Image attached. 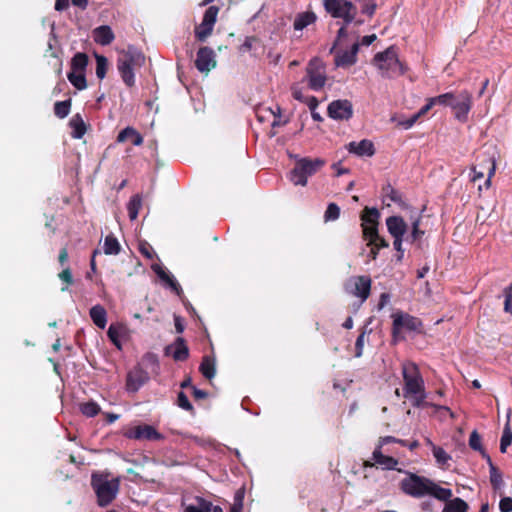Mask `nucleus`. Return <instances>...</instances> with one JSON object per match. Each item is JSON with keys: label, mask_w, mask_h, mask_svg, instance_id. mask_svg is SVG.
<instances>
[{"label": "nucleus", "mask_w": 512, "mask_h": 512, "mask_svg": "<svg viewBox=\"0 0 512 512\" xmlns=\"http://www.w3.org/2000/svg\"><path fill=\"white\" fill-rule=\"evenodd\" d=\"M145 64L144 54L134 46H128L121 51L117 58V69L120 76L129 88L135 85V71Z\"/></svg>", "instance_id": "nucleus-1"}, {"label": "nucleus", "mask_w": 512, "mask_h": 512, "mask_svg": "<svg viewBox=\"0 0 512 512\" xmlns=\"http://www.w3.org/2000/svg\"><path fill=\"white\" fill-rule=\"evenodd\" d=\"M91 486L97 496L98 505L106 507L116 498L120 488V479L109 480L108 474L93 473Z\"/></svg>", "instance_id": "nucleus-2"}, {"label": "nucleus", "mask_w": 512, "mask_h": 512, "mask_svg": "<svg viewBox=\"0 0 512 512\" xmlns=\"http://www.w3.org/2000/svg\"><path fill=\"white\" fill-rule=\"evenodd\" d=\"M373 64L380 70L381 75L386 78L404 74V68L398 58L395 46H390L385 51L375 54Z\"/></svg>", "instance_id": "nucleus-3"}, {"label": "nucleus", "mask_w": 512, "mask_h": 512, "mask_svg": "<svg viewBox=\"0 0 512 512\" xmlns=\"http://www.w3.org/2000/svg\"><path fill=\"white\" fill-rule=\"evenodd\" d=\"M324 165L325 161L320 158H300L296 161L294 168L290 171L288 176L289 180L294 185L306 186L308 178L316 174Z\"/></svg>", "instance_id": "nucleus-4"}, {"label": "nucleus", "mask_w": 512, "mask_h": 512, "mask_svg": "<svg viewBox=\"0 0 512 512\" xmlns=\"http://www.w3.org/2000/svg\"><path fill=\"white\" fill-rule=\"evenodd\" d=\"M393 320L391 335L394 341H398L400 339V334L403 331L422 333L423 332V322L420 318L405 313L401 310H397L391 315Z\"/></svg>", "instance_id": "nucleus-5"}, {"label": "nucleus", "mask_w": 512, "mask_h": 512, "mask_svg": "<svg viewBox=\"0 0 512 512\" xmlns=\"http://www.w3.org/2000/svg\"><path fill=\"white\" fill-rule=\"evenodd\" d=\"M325 11L335 19H342L345 24L352 23L358 13L356 5L349 0H323Z\"/></svg>", "instance_id": "nucleus-6"}, {"label": "nucleus", "mask_w": 512, "mask_h": 512, "mask_svg": "<svg viewBox=\"0 0 512 512\" xmlns=\"http://www.w3.org/2000/svg\"><path fill=\"white\" fill-rule=\"evenodd\" d=\"M431 479L406 472V477L400 481L399 487L403 493L413 498H422L428 495Z\"/></svg>", "instance_id": "nucleus-7"}, {"label": "nucleus", "mask_w": 512, "mask_h": 512, "mask_svg": "<svg viewBox=\"0 0 512 512\" xmlns=\"http://www.w3.org/2000/svg\"><path fill=\"white\" fill-rule=\"evenodd\" d=\"M402 375L404 380V397L408 398L412 393H421L425 389L423 377L418 366L413 362L402 364Z\"/></svg>", "instance_id": "nucleus-8"}, {"label": "nucleus", "mask_w": 512, "mask_h": 512, "mask_svg": "<svg viewBox=\"0 0 512 512\" xmlns=\"http://www.w3.org/2000/svg\"><path fill=\"white\" fill-rule=\"evenodd\" d=\"M360 218L364 240L368 242L367 245L374 243L379 238L378 225L380 213L378 209L365 207L361 212Z\"/></svg>", "instance_id": "nucleus-9"}, {"label": "nucleus", "mask_w": 512, "mask_h": 512, "mask_svg": "<svg viewBox=\"0 0 512 512\" xmlns=\"http://www.w3.org/2000/svg\"><path fill=\"white\" fill-rule=\"evenodd\" d=\"M450 108L456 120L466 123L473 106V96L468 90L453 92V100H450Z\"/></svg>", "instance_id": "nucleus-10"}, {"label": "nucleus", "mask_w": 512, "mask_h": 512, "mask_svg": "<svg viewBox=\"0 0 512 512\" xmlns=\"http://www.w3.org/2000/svg\"><path fill=\"white\" fill-rule=\"evenodd\" d=\"M372 280L369 276L359 275L350 277L344 284L345 291L365 302L371 294Z\"/></svg>", "instance_id": "nucleus-11"}, {"label": "nucleus", "mask_w": 512, "mask_h": 512, "mask_svg": "<svg viewBox=\"0 0 512 512\" xmlns=\"http://www.w3.org/2000/svg\"><path fill=\"white\" fill-rule=\"evenodd\" d=\"M308 87L311 90L319 91L326 83V72L322 61L319 58H313L309 61L305 76Z\"/></svg>", "instance_id": "nucleus-12"}, {"label": "nucleus", "mask_w": 512, "mask_h": 512, "mask_svg": "<svg viewBox=\"0 0 512 512\" xmlns=\"http://www.w3.org/2000/svg\"><path fill=\"white\" fill-rule=\"evenodd\" d=\"M124 436L128 439L159 441L164 437L153 426L142 424L131 427L124 432Z\"/></svg>", "instance_id": "nucleus-13"}, {"label": "nucleus", "mask_w": 512, "mask_h": 512, "mask_svg": "<svg viewBox=\"0 0 512 512\" xmlns=\"http://www.w3.org/2000/svg\"><path fill=\"white\" fill-rule=\"evenodd\" d=\"M398 460L392 456L384 455L382 448L375 447L372 453V460H364L362 467L364 469L373 468L375 466L381 467L383 470L397 469Z\"/></svg>", "instance_id": "nucleus-14"}, {"label": "nucleus", "mask_w": 512, "mask_h": 512, "mask_svg": "<svg viewBox=\"0 0 512 512\" xmlns=\"http://www.w3.org/2000/svg\"><path fill=\"white\" fill-rule=\"evenodd\" d=\"M327 113L335 120H349L353 116V106L347 99L334 100L328 105Z\"/></svg>", "instance_id": "nucleus-15"}, {"label": "nucleus", "mask_w": 512, "mask_h": 512, "mask_svg": "<svg viewBox=\"0 0 512 512\" xmlns=\"http://www.w3.org/2000/svg\"><path fill=\"white\" fill-rule=\"evenodd\" d=\"M216 66L215 53L210 47L199 48L195 60V67L201 73H208Z\"/></svg>", "instance_id": "nucleus-16"}, {"label": "nucleus", "mask_w": 512, "mask_h": 512, "mask_svg": "<svg viewBox=\"0 0 512 512\" xmlns=\"http://www.w3.org/2000/svg\"><path fill=\"white\" fill-rule=\"evenodd\" d=\"M183 512H223V509L201 496H195L192 503L182 502Z\"/></svg>", "instance_id": "nucleus-17"}, {"label": "nucleus", "mask_w": 512, "mask_h": 512, "mask_svg": "<svg viewBox=\"0 0 512 512\" xmlns=\"http://www.w3.org/2000/svg\"><path fill=\"white\" fill-rule=\"evenodd\" d=\"M149 380L148 373L137 366L128 372L126 377V390L128 392H137Z\"/></svg>", "instance_id": "nucleus-18"}, {"label": "nucleus", "mask_w": 512, "mask_h": 512, "mask_svg": "<svg viewBox=\"0 0 512 512\" xmlns=\"http://www.w3.org/2000/svg\"><path fill=\"white\" fill-rule=\"evenodd\" d=\"M165 354L171 355L175 361H185L189 357V348L183 337H177L175 341L166 346Z\"/></svg>", "instance_id": "nucleus-19"}, {"label": "nucleus", "mask_w": 512, "mask_h": 512, "mask_svg": "<svg viewBox=\"0 0 512 512\" xmlns=\"http://www.w3.org/2000/svg\"><path fill=\"white\" fill-rule=\"evenodd\" d=\"M359 43H354L350 50H336L335 53V65L337 67H348L356 63L357 53L359 51Z\"/></svg>", "instance_id": "nucleus-20"}, {"label": "nucleus", "mask_w": 512, "mask_h": 512, "mask_svg": "<svg viewBox=\"0 0 512 512\" xmlns=\"http://www.w3.org/2000/svg\"><path fill=\"white\" fill-rule=\"evenodd\" d=\"M347 150L359 157H372L376 152L373 142L368 139H363L360 142H350L347 145Z\"/></svg>", "instance_id": "nucleus-21"}, {"label": "nucleus", "mask_w": 512, "mask_h": 512, "mask_svg": "<svg viewBox=\"0 0 512 512\" xmlns=\"http://www.w3.org/2000/svg\"><path fill=\"white\" fill-rule=\"evenodd\" d=\"M422 219V213L416 211L415 209L411 210V214L409 216V220L411 222V232L406 237V241L410 243H414L416 241H419L425 234V231L420 229Z\"/></svg>", "instance_id": "nucleus-22"}, {"label": "nucleus", "mask_w": 512, "mask_h": 512, "mask_svg": "<svg viewBox=\"0 0 512 512\" xmlns=\"http://www.w3.org/2000/svg\"><path fill=\"white\" fill-rule=\"evenodd\" d=\"M386 226L392 237H404L407 232V223L401 216H390L386 219Z\"/></svg>", "instance_id": "nucleus-23"}, {"label": "nucleus", "mask_w": 512, "mask_h": 512, "mask_svg": "<svg viewBox=\"0 0 512 512\" xmlns=\"http://www.w3.org/2000/svg\"><path fill=\"white\" fill-rule=\"evenodd\" d=\"M92 34L94 41L102 46L110 45L115 39L114 32L108 25L96 27Z\"/></svg>", "instance_id": "nucleus-24"}, {"label": "nucleus", "mask_w": 512, "mask_h": 512, "mask_svg": "<svg viewBox=\"0 0 512 512\" xmlns=\"http://www.w3.org/2000/svg\"><path fill=\"white\" fill-rule=\"evenodd\" d=\"M128 140H130L135 146H141L144 142L143 136L134 127L131 126H127L126 128L122 129L118 133L116 139L118 143H124Z\"/></svg>", "instance_id": "nucleus-25"}, {"label": "nucleus", "mask_w": 512, "mask_h": 512, "mask_svg": "<svg viewBox=\"0 0 512 512\" xmlns=\"http://www.w3.org/2000/svg\"><path fill=\"white\" fill-rule=\"evenodd\" d=\"M199 371L204 378L211 380L216 374V360L214 356L205 355L199 366Z\"/></svg>", "instance_id": "nucleus-26"}, {"label": "nucleus", "mask_w": 512, "mask_h": 512, "mask_svg": "<svg viewBox=\"0 0 512 512\" xmlns=\"http://www.w3.org/2000/svg\"><path fill=\"white\" fill-rule=\"evenodd\" d=\"M69 126L73 130L71 133V136L74 139H81L87 131V125H86L85 121L83 120V117L79 113L75 114L69 120Z\"/></svg>", "instance_id": "nucleus-27"}, {"label": "nucleus", "mask_w": 512, "mask_h": 512, "mask_svg": "<svg viewBox=\"0 0 512 512\" xmlns=\"http://www.w3.org/2000/svg\"><path fill=\"white\" fill-rule=\"evenodd\" d=\"M90 317L93 323L100 329H104L107 324V313L103 306L95 305L90 309Z\"/></svg>", "instance_id": "nucleus-28"}, {"label": "nucleus", "mask_w": 512, "mask_h": 512, "mask_svg": "<svg viewBox=\"0 0 512 512\" xmlns=\"http://www.w3.org/2000/svg\"><path fill=\"white\" fill-rule=\"evenodd\" d=\"M427 496H432L437 500L447 502L452 497V490L443 488L431 480Z\"/></svg>", "instance_id": "nucleus-29"}, {"label": "nucleus", "mask_w": 512, "mask_h": 512, "mask_svg": "<svg viewBox=\"0 0 512 512\" xmlns=\"http://www.w3.org/2000/svg\"><path fill=\"white\" fill-rule=\"evenodd\" d=\"M316 15L312 11L299 13L293 23L295 30H303L308 25L313 24L316 21Z\"/></svg>", "instance_id": "nucleus-30"}, {"label": "nucleus", "mask_w": 512, "mask_h": 512, "mask_svg": "<svg viewBox=\"0 0 512 512\" xmlns=\"http://www.w3.org/2000/svg\"><path fill=\"white\" fill-rule=\"evenodd\" d=\"M141 207L142 196L140 194L133 195L127 204V211L130 220L133 221L137 219Z\"/></svg>", "instance_id": "nucleus-31"}, {"label": "nucleus", "mask_w": 512, "mask_h": 512, "mask_svg": "<svg viewBox=\"0 0 512 512\" xmlns=\"http://www.w3.org/2000/svg\"><path fill=\"white\" fill-rule=\"evenodd\" d=\"M469 509L468 504L461 498H454L448 500L442 512H467Z\"/></svg>", "instance_id": "nucleus-32"}, {"label": "nucleus", "mask_w": 512, "mask_h": 512, "mask_svg": "<svg viewBox=\"0 0 512 512\" xmlns=\"http://www.w3.org/2000/svg\"><path fill=\"white\" fill-rule=\"evenodd\" d=\"M103 250L106 255H117L120 253V243L113 234L105 237Z\"/></svg>", "instance_id": "nucleus-33"}, {"label": "nucleus", "mask_w": 512, "mask_h": 512, "mask_svg": "<svg viewBox=\"0 0 512 512\" xmlns=\"http://www.w3.org/2000/svg\"><path fill=\"white\" fill-rule=\"evenodd\" d=\"M88 61L86 53L77 52L71 59V71L85 72Z\"/></svg>", "instance_id": "nucleus-34"}, {"label": "nucleus", "mask_w": 512, "mask_h": 512, "mask_svg": "<svg viewBox=\"0 0 512 512\" xmlns=\"http://www.w3.org/2000/svg\"><path fill=\"white\" fill-rule=\"evenodd\" d=\"M385 195L394 203L398 204L402 209H408V204L403 201L402 194L393 188L390 184L383 188Z\"/></svg>", "instance_id": "nucleus-35"}, {"label": "nucleus", "mask_w": 512, "mask_h": 512, "mask_svg": "<svg viewBox=\"0 0 512 512\" xmlns=\"http://www.w3.org/2000/svg\"><path fill=\"white\" fill-rule=\"evenodd\" d=\"M67 78L77 90H84L87 87L85 72L71 71Z\"/></svg>", "instance_id": "nucleus-36"}, {"label": "nucleus", "mask_w": 512, "mask_h": 512, "mask_svg": "<svg viewBox=\"0 0 512 512\" xmlns=\"http://www.w3.org/2000/svg\"><path fill=\"white\" fill-rule=\"evenodd\" d=\"M71 105H72L71 99H67L64 101H57L54 104L55 116L58 117L59 119H64L65 117H67L70 113Z\"/></svg>", "instance_id": "nucleus-37"}, {"label": "nucleus", "mask_w": 512, "mask_h": 512, "mask_svg": "<svg viewBox=\"0 0 512 512\" xmlns=\"http://www.w3.org/2000/svg\"><path fill=\"white\" fill-rule=\"evenodd\" d=\"M214 25L202 21L195 27V37L198 41L204 42L213 32Z\"/></svg>", "instance_id": "nucleus-38"}, {"label": "nucleus", "mask_w": 512, "mask_h": 512, "mask_svg": "<svg viewBox=\"0 0 512 512\" xmlns=\"http://www.w3.org/2000/svg\"><path fill=\"white\" fill-rule=\"evenodd\" d=\"M80 411L86 417H95L101 411L100 406L94 401H88L80 404Z\"/></svg>", "instance_id": "nucleus-39"}, {"label": "nucleus", "mask_w": 512, "mask_h": 512, "mask_svg": "<svg viewBox=\"0 0 512 512\" xmlns=\"http://www.w3.org/2000/svg\"><path fill=\"white\" fill-rule=\"evenodd\" d=\"M511 443H512V430H511L510 423L508 420L504 426L502 437L500 440L501 453H505L507 451V448L511 445Z\"/></svg>", "instance_id": "nucleus-40"}, {"label": "nucleus", "mask_w": 512, "mask_h": 512, "mask_svg": "<svg viewBox=\"0 0 512 512\" xmlns=\"http://www.w3.org/2000/svg\"><path fill=\"white\" fill-rule=\"evenodd\" d=\"M96 58V76L102 80L105 78L108 70V59L103 55H95Z\"/></svg>", "instance_id": "nucleus-41"}, {"label": "nucleus", "mask_w": 512, "mask_h": 512, "mask_svg": "<svg viewBox=\"0 0 512 512\" xmlns=\"http://www.w3.org/2000/svg\"><path fill=\"white\" fill-rule=\"evenodd\" d=\"M433 456L440 465H445L451 459V456L442 448L436 445H432Z\"/></svg>", "instance_id": "nucleus-42"}, {"label": "nucleus", "mask_w": 512, "mask_h": 512, "mask_svg": "<svg viewBox=\"0 0 512 512\" xmlns=\"http://www.w3.org/2000/svg\"><path fill=\"white\" fill-rule=\"evenodd\" d=\"M176 403L181 409L188 411L192 415L195 414V409H194L193 405L191 404L187 395L183 391H180L178 393Z\"/></svg>", "instance_id": "nucleus-43"}, {"label": "nucleus", "mask_w": 512, "mask_h": 512, "mask_svg": "<svg viewBox=\"0 0 512 512\" xmlns=\"http://www.w3.org/2000/svg\"><path fill=\"white\" fill-rule=\"evenodd\" d=\"M219 11L220 8L218 6H209L203 15L202 21H204L205 24L209 23L211 25H215Z\"/></svg>", "instance_id": "nucleus-44"}, {"label": "nucleus", "mask_w": 512, "mask_h": 512, "mask_svg": "<svg viewBox=\"0 0 512 512\" xmlns=\"http://www.w3.org/2000/svg\"><path fill=\"white\" fill-rule=\"evenodd\" d=\"M340 216V208L336 203H330L324 214L325 222L335 221Z\"/></svg>", "instance_id": "nucleus-45"}, {"label": "nucleus", "mask_w": 512, "mask_h": 512, "mask_svg": "<svg viewBox=\"0 0 512 512\" xmlns=\"http://www.w3.org/2000/svg\"><path fill=\"white\" fill-rule=\"evenodd\" d=\"M481 441H482V438H481L480 434L476 430H473L469 437V447L472 450L478 451L480 453L481 451L484 450V447L482 446Z\"/></svg>", "instance_id": "nucleus-46"}, {"label": "nucleus", "mask_w": 512, "mask_h": 512, "mask_svg": "<svg viewBox=\"0 0 512 512\" xmlns=\"http://www.w3.org/2000/svg\"><path fill=\"white\" fill-rule=\"evenodd\" d=\"M490 472V482L494 489H499L501 485L503 484V478L502 473L497 467H492V469L489 470Z\"/></svg>", "instance_id": "nucleus-47"}, {"label": "nucleus", "mask_w": 512, "mask_h": 512, "mask_svg": "<svg viewBox=\"0 0 512 512\" xmlns=\"http://www.w3.org/2000/svg\"><path fill=\"white\" fill-rule=\"evenodd\" d=\"M431 100L434 105L449 107L451 104L450 100H453V92H447L435 97H431Z\"/></svg>", "instance_id": "nucleus-48"}, {"label": "nucleus", "mask_w": 512, "mask_h": 512, "mask_svg": "<svg viewBox=\"0 0 512 512\" xmlns=\"http://www.w3.org/2000/svg\"><path fill=\"white\" fill-rule=\"evenodd\" d=\"M107 336L108 338L110 339V341L117 347V348H121V343H120V330L118 327H116L115 325L111 324L108 328V331H107Z\"/></svg>", "instance_id": "nucleus-49"}, {"label": "nucleus", "mask_w": 512, "mask_h": 512, "mask_svg": "<svg viewBox=\"0 0 512 512\" xmlns=\"http://www.w3.org/2000/svg\"><path fill=\"white\" fill-rule=\"evenodd\" d=\"M259 39L255 36H247L243 44L239 47L240 52H250L254 44L258 43Z\"/></svg>", "instance_id": "nucleus-50"}, {"label": "nucleus", "mask_w": 512, "mask_h": 512, "mask_svg": "<svg viewBox=\"0 0 512 512\" xmlns=\"http://www.w3.org/2000/svg\"><path fill=\"white\" fill-rule=\"evenodd\" d=\"M410 397H413L412 405L416 408H420L426 405L425 399L427 397V394L425 392V389H423V392L421 393H412Z\"/></svg>", "instance_id": "nucleus-51"}, {"label": "nucleus", "mask_w": 512, "mask_h": 512, "mask_svg": "<svg viewBox=\"0 0 512 512\" xmlns=\"http://www.w3.org/2000/svg\"><path fill=\"white\" fill-rule=\"evenodd\" d=\"M365 335H366V330H363L356 339L355 357H357V358L361 357L363 354Z\"/></svg>", "instance_id": "nucleus-52"}, {"label": "nucleus", "mask_w": 512, "mask_h": 512, "mask_svg": "<svg viewBox=\"0 0 512 512\" xmlns=\"http://www.w3.org/2000/svg\"><path fill=\"white\" fill-rule=\"evenodd\" d=\"M58 278L64 282L67 286L68 285H71L73 284L74 280H73V275H72V271L69 267H66L65 269H63L59 274H58Z\"/></svg>", "instance_id": "nucleus-53"}, {"label": "nucleus", "mask_w": 512, "mask_h": 512, "mask_svg": "<svg viewBox=\"0 0 512 512\" xmlns=\"http://www.w3.org/2000/svg\"><path fill=\"white\" fill-rule=\"evenodd\" d=\"M347 25L348 24H343L338 32H337V38H336V41L334 43V45L332 46V48L330 49V52L333 53L335 51V48L336 46L338 45V43L341 41L342 38H345L347 36Z\"/></svg>", "instance_id": "nucleus-54"}, {"label": "nucleus", "mask_w": 512, "mask_h": 512, "mask_svg": "<svg viewBox=\"0 0 512 512\" xmlns=\"http://www.w3.org/2000/svg\"><path fill=\"white\" fill-rule=\"evenodd\" d=\"M499 509L501 512H511L512 511V498L511 497H503L499 502Z\"/></svg>", "instance_id": "nucleus-55"}, {"label": "nucleus", "mask_w": 512, "mask_h": 512, "mask_svg": "<svg viewBox=\"0 0 512 512\" xmlns=\"http://www.w3.org/2000/svg\"><path fill=\"white\" fill-rule=\"evenodd\" d=\"M152 268H153L154 272L158 275V277H159L162 281H164V282L169 281V280L173 277V276H172V275H170L169 273L165 272V271L163 270V268H162V267H160L159 265H154V266H152Z\"/></svg>", "instance_id": "nucleus-56"}, {"label": "nucleus", "mask_w": 512, "mask_h": 512, "mask_svg": "<svg viewBox=\"0 0 512 512\" xmlns=\"http://www.w3.org/2000/svg\"><path fill=\"white\" fill-rule=\"evenodd\" d=\"M393 247L399 253L398 260H401L404 254V250L402 248L404 237H393Z\"/></svg>", "instance_id": "nucleus-57"}, {"label": "nucleus", "mask_w": 512, "mask_h": 512, "mask_svg": "<svg viewBox=\"0 0 512 512\" xmlns=\"http://www.w3.org/2000/svg\"><path fill=\"white\" fill-rule=\"evenodd\" d=\"M139 251L147 259H153L154 252L152 247L148 243L141 244L139 247Z\"/></svg>", "instance_id": "nucleus-58"}, {"label": "nucleus", "mask_w": 512, "mask_h": 512, "mask_svg": "<svg viewBox=\"0 0 512 512\" xmlns=\"http://www.w3.org/2000/svg\"><path fill=\"white\" fill-rule=\"evenodd\" d=\"M398 438H395L393 436H383L380 437L378 440V443L376 444V447L383 448L385 445L389 443H398Z\"/></svg>", "instance_id": "nucleus-59"}, {"label": "nucleus", "mask_w": 512, "mask_h": 512, "mask_svg": "<svg viewBox=\"0 0 512 512\" xmlns=\"http://www.w3.org/2000/svg\"><path fill=\"white\" fill-rule=\"evenodd\" d=\"M418 120V116L415 114L405 120H402L398 123L399 126H401L404 129H410Z\"/></svg>", "instance_id": "nucleus-60"}, {"label": "nucleus", "mask_w": 512, "mask_h": 512, "mask_svg": "<svg viewBox=\"0 0 512 512\" xmlns=\"http://www.w3.org/2000/svg\"><path fill=\"white\" fill-rule=\"evenodd\" d=\"M166 283L169 285V287L172 289V291H174L176 293V295L181 297V295L183 294V290H182L180 284L175 280L174 277H172Z\"/></svg>", "instance_id": "nucleus-61"}, {"label": "nucleus", "mask_w": 512, "mask_h": 512, "mask_svg": "<svg viewBox=\"0 0 512 512\" xmlns=\"http://www.w3.org/2000/svg\"><path fill=\"white\" fill-rule=\"evenodd\" d=\"M362 13L368 15L369 17L373 16L376 10V4L374 2L366 3L362 6Z\"/></svg>", "instance_id": "nucleus-62"}, {"label": "nucleus", "mask_w": 512, "mask_h": 512, "mask_svg": "<svg viewBox=\"0 0 512 512\" xmlns=\"http://www.w3.org/2000/svg\"><path fill=\"white\" fill-rule=\"evenodd\" d=\"M192 394L196 400L206 399L208 397V393L206 391L198 389L196 386L192 387Z\"/></svg>", "instance_id": "nucleus-63"}, {"label": "nucleus", "mask_w": 512, "mask_h": 512, "mask_svg": "<svg viewBox=\"0 0 512 512\" xmlns=\"http://www.w3.org/2000/svg\"><path fill=\"white\" fill-rule=\"evenodd\" d=\"M505 301H504V311L507 313L512 314V295H504Z\"/></svg>", "instance_id": "nucleus-64"}]
</instances>
